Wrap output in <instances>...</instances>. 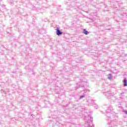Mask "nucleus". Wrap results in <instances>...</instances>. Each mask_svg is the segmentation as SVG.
<instances>
[{
  "label": "nucleus",
  "mask_w": 127,
  "mask_h": 127,
  "mask_svg": "<svg viewBox=\"0 0 127 127\" xmlns=\"http://www.w3.org/2000/svg\"><path fill=\"white\" fill-rule=\"evenodd\" d=\"M63 32H61L60 30H59V28H57V35H61L62 34Z\"/></svg>",
  "instance_id": "obj_1"
},
{
  "label": "nucleus",
  "mask_w": 127,
  "mask_h": 127,
  "mask_svg": "<svg viewBox=\"0 0 127 127\" xmlns=\"http://www.w3.org/2000/svg\"><path fill=\"white\" fill-rule=\"evenodd\" d=\"M124 86H125V87H127V78H126V79L124 80Z\"/></svg>",
  "instance_id": "obj_2"
},
{
  "label": "nucleus",
  "mask_w": 127,
  "mask_h": 127,
  "mask_svg": "<svg viewBox=\"0 0 127 127\" xmlns=\"http://www.w3.org/2000/svg\"><path fill=\"white\" fill-rule=\"evenodd\" d=\"M83 33L84 34H85L86 35H87V34H88V32L86 31V29H84L83 30Z\"/></svg>",
  "instance_id": "obj_3"
},
{
  "label": "nucleus",
  "mask_w": 127,
  "mask_h": 127,
  "mask_svg": "<svg viewBox=\"0 0 127 127\" xmlns=\"http://www.w3.org/2000/svg\"><path fill=\"white\" fill-rule=\"evenodd\" d=\"M82 98H84V96H80V99H82Z\"/></svg>",
  "instance_id": "obj_4"
}]
</instances>
